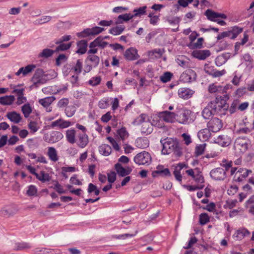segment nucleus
<instances>
[{
    "instance_id": "nucleus-1",
    "label": "nucleus",
    "mask_w": 254,
    "mask_h": 254,
    "mask_svg": "<svg viewBox=\"0 0 254 254\" xmlns=\"http://www.w3.org/2000/svg\"><path fill=\"white\" fill-rule=\"evenodd\" d=\"M195 171L196 169H190L186 171V174L190 176L194 182L193 185H182V187L189 191L201 190L204 187V179L202 173Z\"/></svg>"
},
{
    "instance_id": "nucleus-2",
    "label": "nucleus",
    "mask_w": 254,
    "mask_h": 254,
    "mask_svg": "<svg viewBox=\"0 0 254 254\" xmlns=\"http://www.w3.org/2000/svg\"><path fill=\"white\" fill-rule=\"evenodd\" d=\"M162 153L163 154L174 153L177 156H180L182 153L178 142L172 138L165 139L162 142Z\"/></svg>"
},
{
    "instance_id": "nucleus-3",
    "label": "nucleus",
    "mask_w": 254,
    "mask_h": 254,
    "mask_svg": "<svg viewBox=\"0 0 254 254\" xmlns=\"http://www.w3.org/2000/svg\"><path fill=\"white\" fill-rule=\"evenodd\" d=\"M192 112L186 108L178 109L176 112L177 122L183 125L188 124L192 122L191 117Z\"/></svg>"
},
{
    "instance_id": "nucleus-4",
    "label": "nucleus",
    "mask_w": 254,
    "mask_h": 254,
    "mask_svg": "<svg viewBox=\"0 0 254 254\" xmlns=\"http://www.w3.org/2000/svg\"><path fill=\"white\" fill-rule=\"evenodd\" d=\"M216 114L224 115L229 108L226 100L220 98H216L214 101L210 102Z\"/></svg>"
},
{
    "instance_id": "nucleus-5",
    "label": "nucleus",
    "mask_w": 254,
    "mask_h": 254,
    "mask_svg": "<svg viewBox=\"0 0 254 254\" xmlns=\"http://www.w3.org/2000/svg\"><path fill=\"white\" fill-rule=\"evenodd\" d=\"M252 173L251 170L245 168H232L231 175L234 176V180L237 182H242Z\"/></svg>"
},
{
    "instance_id": "nucleus-6",
    "label": "nucleus",
    "mask_w": 254,
    "mask_h": 254,
    "mask_svg": "<svg viewBox=\"0 0 254 254\" xmlns=\"http://www.w3.org/2000/svg\"><path fill=\"white\" fill-rule=\"evenodd\" d=\"M250 145L249 140L245 138L239 137L235 140L234 148L236 153L240 155L245 152L248 149Z\"/></svg>"
},
{
    "instance_id": "nucleus-7",
    "label": "nucleus",
    "mask_w": 254,
    "mask_h": 254,
    "mask_svg": "<svg viewBox=\"0 0 254 254\" xmlns=\"http://www.w3.org/2000/svg\"><path fill=\"white\" fill-rule=\"evenodd\" d=\"M134 161L138 165H149L151 162V157L148 152L144 151L135 156Z\"/></svg>"
},
{
    "instance_id": "nucleus-8",
    "label": "nucleus",
    "mask_w": 254,
    "mask_h": 254,
    "mask_svg": "<svg viewBox=\"0 0 254 254\" xmlns=\"http://www.w3.org/2000/svg\"><path fill=\"white\" fill-rule=\"evenodd\" d=\"M232 86L230 84H227L225 86H223L217 83H213L208 85V91L210 94H223L226 93L227 91Z\"/></svg>"
},
{
    "instance_id": "nucleus-9",
    "label": "nucleus",
    "mask_w": 254,
    "mask_h": 254,
    "mask_svg": "<svg viewBox=\"0 0 254 254\" xmlns=\"http://www.w3.org/2000/svg\"><path fill=\"white\" fill-rule=\"evenodd\" d=\"M196 74L191 69H188L184 71L181 75L180 80L184 83H190L195 80Z\"/></svg>"
},
{
    "instance_id": "nucleus-10",
    "label": "nucleus",
    "mask_w": 254,
    "mask_h": 254,
    "mask_svg": "<svg viewBox=\"0 0 254 254\" xmlns=\"http://www.w3.org/2000/svg\"><path fill=\"white\" fill-rule=\"evenodd\" d=\"M104 30V29L103 28L96 26L92 28H87L83 31L78 33L77 35L78 37L81 38L86 37L90 35L99 34Z\"/></svg>"
},
{
    "instance_id": "nucleus-11",
    "label": "nucleus",
    "mask_w": 254,
    "mask_h": 254,
    "mask_svg": "<svg viewBox=\"0 0 254 254\" xmlns=\"http://www.w3.org/2000/svg\"><path fill=\"white\" fill-rule=\"evenodd\" d=\"M208 128L213 132L219 131L223 127L221 120L217 118L212 119L207 124Z\"/></svg>"
},
{
    "instance_id": "nucleus-12",
    "label": "nucleus",
    "mask_w": 254,
    "mask_h": 254,
    "mask_svg": "<svg viewBox=\"0 0 254 254\" xmlns=\"http://www.w3.org/2000/svg\"><path fill=\"white\" fill-rule=\"evenodd\" d=\"M210 175L215 180H223L226 178V170L222 168H217L212 170Z\"/></svg>"
},
{
    "instance_id": "nucleus-13",
    "label": "nucleus",
    "mask_w": 254,
    "mask_h": 254,
    "mask_svg": "<svg viewBox=\"0 0 254 254\" xmlns=\"http://www.w3.org/2000/svg\"><path fill=\"white\" fill-rule=\"evenodd\" d=\"M205 15L209 20L212 21L217 20V18L225 19L227 18V15L225 13L216 12L211 9H207L205 12Z\"/></svg>"
},
{
    "instance_id": "nucleus-14",
    "label": "nucleus",
    "mask_w": 254,
    "mask_h": 254,
    "mask_svg": "<svg viewBox=\"0 0 254 254\" xmlns=\"http://www.w3.org/2000/svg\"><path fill=\"white\" fill-rule=\"evenodd\" d=\"M64 137L63 134L60 131H53L50 135L46 134L44 136V140L49 143H55L61 140Z\"/></svg>"
},
{
    "instance_id": "nucleus-15",
    "label": "nucleus",
    "mask_w": 254,
    "mask_h": 254,
    "mask_svg": "<svg viewBox=\"0 0 254 254\" xmlns=\"http://www.w3.org/2000/svg\"><path fill=\"white\" fill-rule=\"evenodd\" d=\"M46 76L43 70L40 69L36 71L32 78V81L35 84H43L46 82Z\"/></svg>"
},
{
    "instance_id": "nucleus-16",
    "label": "nucleus",
    "mask_w": 254,
    "mask_h": 254,
    "mask_svg": "<svg viewBox=\"0 0 254 254\" xmlns=\"http://www.w3.org/2000/svg\"><path fill=\"white\" fill-rule=\"evenodd\" d=\"M214 143H217L222 147H226L229 145L231 143V139L228 135H221L214 137L213 139Z\"/></svg>"
},
{
    "instance_id": "nucleus-17",
    "label": "nucleus",
    "mask_w": 254,
    "mask_h": 254,
    "mask_svg": "<svg viewBox=\"0 0 254 254\" xmlns=\"http://www.w3.org/2000/svg\"><path fill=\"white\" fill-rule=\"evenodd\" d=\"M126 59L129 61H134L139 58L137 49L133 47H130L126 50L124 53Z\"/></svg>"
},
{
    "instance_id": "nucleus-18",
    "label": "nucleus",
    "mask_w": 254,
    "mask_h": 254,
    "mask_svg": "<svg viewBox=\"0 0 254 254\" xmlns=\"http://www.w3.org/2000/svg\"><path fill=\"white\" fill-rule=\"evenodd\" d=\"M71 125H72V124L70 122L62 119H58L51 123V127H58L61 129L67 128Z\"/></svg>"
},
{
    "instance_id": "nucleus-19",
    "label": "nucleus",
    "mask_w": 254,
    "mask_h": 254,
    "mask_svg": "<svg viewBox=\"0 0 254 254\" xmlns=\"http://www.w3.org/2000/svg\"><path fill=\"white\" fill-rule=\"evenodd\" d=\"M161 117L165 122L167 123L177 122L176 114L169 111L161 112Z\"/></svg>"
},
{
    "instance_id": "nucleus-20",
    "label": "nucleus",
    "mask_w": 254,
    "mask_h": 254,
    "mask_svg": "<svg viewBox=\"0 0 254 254\" xmlns=\"http://www.w3.org/2000/svg\"><path fill=\"white\" fill-rule=\"evenodd\" d=\"M192 56L199 60H204L210 55V52L208 50H194L191 53Z\"/></svg>"
},
{
    "instance_id": "nucleus-21",
    "label": "nucleus",
    "mask_w": 254,
    "mask_h": 254,
    "mask_svg": "<svg viewBox=\"0 0 254 254\" xmlns=\"http://www.w3.org/2000/svg\"><path fill=\"white\" fill-rule=\"evenodd\" d=\"M178 93L179 97L184 99H188L192 96L194 91L187 88H181L178 90Z\"/></svg>"
},
{
    "instance_id": "nucleus-22",
    "label": "nucleus",
    "mask_w": 254,
    "mask_h": 254,
    "mask_svg": "<svg viewBox=\"0 0 254 254\" xmlns=\"http://www.w3.org/2000/svg\"><path fill=\"white\" fill-rule=\"evenodd\" d=\"M243 191L240 192L238 195V199L239 202H242L248 195L252 193V188L251 186L247 184L243 186L242 188Z\"/></svg>"
},
{
    "instance_id": "nucleus-23",
    "label": "nucleus",
    "mask_w": 254,
    "mask_h": 254,
    "mask_svg": "<svg viewBox=\"0 0 254 254\" xmlns=\"http://www.w3.org/2000/svg\"><path fill=\"white\" fill-rule=\"evenodd\" d=\"M35 67L36 66L34 64H29L25 67L20 68L15 73V75L17 76H20L22 74V76H25L34 70Z\"/></svg>"
},
{
    "instance_id": "nucleus-24",
    "label": "nucleus",
    "mask_w": 254,
    "mask_h": 254,
    "mask_svg": "<svg viewBox=\"0 0 254 254\" xmlns=\"http://www.w3.org/2000/svg\"><path fill=\"white\" fill-rule=\"evenodd\" d=\"M115 169L118 174L122 176H126L129 174L131 171V169L129 167H123L120 164L117 163L115 165Z\"/></svg>"
},
{
    "instance_id": "nucleus-25",
    "label": "nucleus",
    "mask_w": 254,
    "mask_h": 254,
    "mask_svg": "<svg viewBox=\"0 0 254 254\" xmlns=\"http://www.w3.org/2000/svg\"><path fill=\"white\" fill-rule=\"evenodd\" d=\"M176 61L177 63L183 67H188L190 66V60L186 56L179 55L177 56Z\"/></svg>"
},
{
    "instance_id": "nucleus-26",
    "label": "nucleus",
    "mask_w": 254,
    "mask_h": 254,
    "mask_svg": "<svg viewBox=\"0 0 254 254\" xmlns=\"http://www.w3.org/2000/svg\"><path fill=\"white\" fill-rule=\"evenodd\" d=\"M164 122L165 121L161 117V113H159L158 115H155L152 117L151 122L153 126L162 128L165 126Z\"/></svg>"
},
{
    "instance_id": "nucleus-27",
    "label": "nucleus",
    "mask_w": 254,
    "mask_h": 254,
    "mask_svg": "<svg viewBox=\"0 0 254 254\" xmlns=\"http://www.w3.org/2000/svg\"><path fill=\"white\" fill-rule=\"evenodd\" d=\"M250 234V233L247 229L241 228L238 230L233 235V237L235 240H241Z\"/></svg>"
},
{
    "instance_id": "nucleus-28",
    "label": "nucleus",
    "mask_w": 254,
    "mask_h": 254,
    "mask_svg": "<svg viewBox=\"0 0 254 254\" xmlns=\"http://www.w3.org/2000/svg\"><path fill=\"white\" fill-rule=\"evenodd\" d=\"M228 31L229 34L230 35L229 38L231 39H234L243 32V28L235 26L230 28Z\"/></svg>"
},
{
    "instance_id": "nucleus-29",
    "label": "nucleus",
    "mask_w": 254,
    "mask_h": 254,
    "mask_svg": "<svg viewBox=\"0 0 254 254\" xmlns=\"http://www.w3.org/2000/svg\"><path fill=\"white\" fill-rule=\"evenodd\" d=\"M149 121V116L147 114L142 113L137 117L132 122V124L135 126L143 125L145 122Z\"/></svg>"
},
{
    "instance_id": "nucleus-30",
    "label": "nucleus",
    "mask_w": 254,
    "mask_h": 254,
    "mask_svg": "<svg viewBox=\"0 0 254 254\" xmlns=\"http://www.w3.org/2000/svg\"><path fill=\"white\" fill-rule=\"evenodd\" d=\"M47 155L49 159L53 162H57L59 160L58 152L56 149L53 147H49L47 148Z\"/></svg>"
},
{
    "instance_id": "nucleus-31",
    "label": "nucleus",
    "mask_w": 254,
    "mask_h": 254,
    "mask_svg": "<svg viewBox=\"0 0 254 254\" xmlns=\"http://www.w3.org/2000/svg\"><path fill=\"white\" fill-rule=\"evenodd\" d=\"M153 125L152 123L150 121L145 122L143 125H141V132L142 133L145 135L150 134L153 130Z\"/></svg>"
},
{
    "instance_id": "nucleus-32",
    "label": "nucleus",
    "mask_w": 254,
    "mask_h": 254,
    "mask_svg": "<svg viewBox=\"0 0 254 254\" xmlns=\"http://www.w3.org/2000/svg\"><path fill=\"white\" fill-rule=\"evenodd\" d=\"M76 142L79 147H85L88 143V136L85 133L78 134Z\"/></svg>"
},
{
    "instance_id": "nucleus-33",
    "label": "nucleus",
    "mask_w": 254,
    "mask_h": 254,
    "mask_svg": "<svg viewBox=\"0 0 254 254\" xmlns=\"http://www.w3.org/2000/svg\"><path fill=\"white\" fill-rule=\"evenodd\" d=\"M87 62L90 64V67L89 70H90L92 67H96L100 62V59L98 56L95 55H89L87 58Z\"/></svg>"
},
{
    "instance_id": "nucleus-34",
    "label": "nucleus",
    "mask_w": 254,
    "mask_h": 254,
    "mask_svg": "<svg viewBox=\"0 0 254 254\" xmlns=\"http://www.w3.org/2000/svg\"><path fill=\"white\" fill-rule=\"evenodd\" d=\"M76 130L74 128H70L66 131L65 137L67 141L71 144L76 142Z\"/></svg>"
},
{
    "instance_id": "nucleus-35",
    "label": "nucleus",
    "mask_w": 254,
    "mask_h": 254,
    "mask_svg": "<svg viewBox=\"0 0 254 254\" xmlns=\"http://www.w3.org/2000/svg\"><path fill=\"white\" fill-rule=\"evenodd\" d=\"M106 38L107 37H105L104 38L102 37H98L91 43V47H99L102 48L106 47L108 45V43L106 42L104 39Z\"/></svg>"
},
{
    "instance_id": "nucleus-36",
    "label": "nucleus",
    "mask_w": 254,
    "mask_h": 254,
    "mask_svg": "<svg viewBox=\"0 0 254 254\" xmlns=\"http://www.w3.org/2000/svg\"><path fill=\"white\" fill-rule=\"evenodd\" d=\"M31 247L30 244L21 242L15 243L13 249L16 251H26L31 249Z\"/></svg>"
},
{
    "instance_id": "nucleus-37",
    "label": "nucleus",
    "mask_w": 254,
    "mask_h": 254,
    "mask_svg": "<svg viewBox=\"0 0 254 254\" xmlns=\"http://www.w3.org/2000/svg\"><path fill=\"white\" fill-rule=\"evenodd\" d=\"M210 131L208 128L201 129L197 133L198 137L202 141H206L210 136L211 134Z\"/></svg>"
},
{
    "instance_id": "nucleus-38",
    "label": "nucleus",
    "mask_w": 254,
    "mask_h": 254,
    "mask_svg": "<svg viewBox=\"0 0 254 254\" xmlns=\"http://www.w3.org/2000/svg\"><path fill=\"white\" fill-rule=\"evenodd\" d=\"M6 117L10 121L14 123H18L21 120L20 115L15 111L7 113Z\"/></svg>"
},
{
    "instance_id": "nucleus-39",
    "label": "nucleus",
    "mask_w": 254,
    "mask_h": 254,
    "mask_svg": "<svg viewBox=\"0 0 254 254\" xmlns=\"http://www.w3.org/2000/svg\"><path fill=\"white\" fill-rule=\"evenodd\" d=\"M216 114L209 103L203 110L202 115L204 119H209L212 115Z\"/></svg>"
},
{
    "instance_id": "nucleus-40",
    "label": "nucleus",
    "mask_w": 254,
    "mask_h": 254,
    "mask_svg": "<svg viewBox=\"0 0 254 254\" xmlns=\"http://www.w3.org/2000/svg\"><path fill=\"white\" fill-rule=\"evenodd\" d=\"M149 144V141L146 138H138L135 141V146L139 148H146Z\"/></svg>"
},
{
    "instance_id": "nucleus-41",
    "label": "nucleus",
    "mask_w": 254,
    "mask_h": 254,
    "mask_svg": "<svg viewBox=\"0 0 254 254\" xmlns=\"http://www.w3.org/2000/svg\"><path fill=\"white\" fill-rule=\"evenodd\" d=\"M15 100L13 95L5 96L0 97V104L3 105H10Z\"/></svg>"
},
{
    "instance_id": "nucleus-42",
    "label": "nucleus",
    "mask_w": 254,
    "mask_h": 254,
    "mask_svg": "<svg viewBox=\"0 0 254 254\" xmlns=\"http://www.w3.org/2000/svg\"><path fill=\"white\" fill-rule=\"evenodd\" d=\"M99 151L103 155L107 156L112 152L111 146L106 144H103L99 147Z\"/></svg>"
},
{
    "instance_id": "nucleus-43",
    "label": "nucleus",
    "mask_w": 254,
    "mask_h": 254,
    "mask_svg": "<svg viewBox=\"0 0 254 254\" xmlns=\"http://www.w3.org/2000/svg\"><path fill=\"white\" fill-rule=\"evenodd\" d=\"M77 50L76 53L80 54L85 53L87 51V42L85 40H81L77 43Z\"/></svg>"
},
{
    "instance_id": "nucleus-44",
    "label": "nucleus",
    "mask_w": 254,
    "mask_h": 254,
    "mask_svg": "<svg viewBox=\"0 0 254 254\" xmlns=\"http://www.w3.org/2000/svg\"><path fill=\"white\" fill-rule=\"evenodd\" d=\"M55 100L53 96L48 97L45 98L41 99L39 100V103L45 108L48 107Z\"/></svg>"
},
{
    "instance_id": "nucleus-45",
    "label": "nucleus",
    "mask_w": 254,
    "mask_h": 254,
    "mask_svg": "<svg viewBox=\"0 0 254 254\" xmlns=\"http://www.w3.org/2000/svg\"><path fill=\"white\" fill-rule=\"evenodd\" d=\"M76 168L72 166H64L61 168V173L64 177L67 178V174L76 172Z\"/></svg>"
},
{
    "instance_id": "nucleus-46",
    "label": "nucleus",
    "mask_w": 254,
    "mask_h": 254,
    "mask_svg": "<svg viewBox=\"0 0 254 254\" xmlns=\"http://www.w3.org/2000/svg\"><path fill=\"white\" fill-rule=\"evenodd\" d=\"M133 18L132 14L130 13H126L124 14L120 15L117 19L116 23H122L123 21H128Z\"/></svg>"
},
{
    "instance_id": "nucleus-47",
    "label": "nucleus",
    "mask_w": 254,
    "mask_h": 254,
    "mask_svg": "<svg viewBox=\"0 0 254 254\" xmlns=\"http://www.w3.org/2000/svg\"><path fill=\"white\" fill-rule=\"evenodd\" d=\"M35 176L37 179L42 182H48L50 180L49 175L43 171H41L39 174L37 173Z\"/></svg>"
},
{
    "instance_id": "nucleus-48",
    "label": "nucleus",
    "mask_w": 254,
    "mask_h": 254,
    "mask_svg": "<svg viewBox=\"0 0 254 254\" xmlns=\"http://www.w3.org/2000/svg\"><path fill=\"white\" fill-rule=\"evenodd\" d=\"M146 6H143L134 9L133 11L134 13V14H132L133 18L135 17H140L141 16L145 14L146 11Z\"/></svg>"
},
{
    "instance_id": "nucleus-49",
    "label": "nucleus",
    "mask_w": 254,
    "mask_h": 254,
    "mask_svg": "<svg viewBox=\"0 0 254 254\" xmlns=\"http://www.w3.org/2000/svg\"><path fill=\"white\" fill-rule=\"evenodd\" d=\"M155 173L165 176H170L171 175L169 170L167 168H164V167L162 165L157 166Z\"/></svg>"
},
{
    "instance_id": "nucleus-50",
    "label": "nucleus",
    "mask_w": 254,
    "mask_h": 254,
    "mask_svg": "<svg viewBox=\"0 0 254 254\" xmlns=\"http://www.w3.org/2000/svg\"><path fill=\"white\" fill-rule=\"evenodd\" d=\"M204 39L202 38H199L196 42L190 43L189 47L191 49H200L202 47Z\"/></svg>"
},
{
    "instance_id": "nucleus-51",
    "label": "nucleus",
    "mask_w": 254,
    "mask_h": 254,
    "mask_svg": "<svg viewBox=\"0 0 254 254\" xmlns=\"http://www.w3.org/2000/svg\"><path fill=\"white\" fill-rule=\"evenodd\" d=\"M125 29V27L122 25L117 26L112 28L110 31V33L114 35H118L121 34Z\"/></svg>"
},
{
    "instance_id": "nucleus-52",
    "label": "nucleus",
    "mask_w": 254,
    "mask_h": 254,
    "mask_svg": "<svg viewBox=\"0 0 254 254\" xmlns=\"http://www.w3.org/2000/svg\"><path fill=\"white\" fill-rule=\"evenodd\" d=\"M117 133L121 139L123 140L127 139L129 135V134L125 127H122L118 129L117 131Z\"/></svg>"
},
{
    "instance_id": "nucleus-53",
    "label": "nucleus",
    "mask_w": 254,
    "mask_h": 254,
    "mask_svg": "<svg viewBox=\"0 0 254 254\" xmlns=\"http://www.w3.org/2000/svg\"><path fill=\"white\" fill-rule=\"evenodd\" d=\"M107 140L112 145L113 149L117 151L121 150V147L118 142L113 137L109 136L107 137Z\"/></svg>"
},
{
    "instance_id": "nucleus-54",
    "label": "nucleus",
    "mask_w": 254,
    "mask_h": 254,
    "mask_svg": "<svg viewBox=\"0 0 254 254\" xmlns=\"http://www.w3.org/2000/svg\"><path fill=\"white\" fill-rule=\"evenodd\" d=\"M206 145L205 143L197 145L195 148V155L196 156L202 155L205 151Z\"/></svg>"
},
{
    "instance_id": "nucleus-55",
    "label": "nucleus",
    "mask_w": 254,
    "mask_h": 254,
    "mask_svg": "<svg viewBox=\"0 0 254 254\" xmlns=\"http://www.w3.org/2000/svg\"><path fill=\"white\" fill-rule=\"evenodd\" d=\"M22 112L25 118L29 117L32 112V108L29 104H25L22 107Z\"/></svg>"
},
{
    "instance_id": "nucleus-56",
    "label": "nucleus",
    "mask_w": 254,
    "mask_h": 254,
    "mask_svg": "<svg viewBox=\"0 0 254 254\" xmlns=\"http://www.w3.org/2000/svg\"><path fill=\"white\" fill-rule=\"evenodd\" d=\"M110 99L109 98H103L98 102V107L100 109H106L109 107Z\"/></svg>"
},
{
    "instance_id": "nucleus-57",
    "label": "nucleus",
    "mask_w": 254,
    "mask_h": 254,
    "mask_svg": "<svg viewBox=\"0 0 254 254\" xmlns=\"http://www.w3.org/2000/svg\"><path fill=\"white\" fill-rule=\"evenodd\" d=\"M34 254H53V251L44 248H36Z\"/></svg>"
},
{
    "instance_id": "nucleus-58",
    "label": "nucleus",
    "mask_w": 254,
    "mask_h": 254,
    "mask_svg": "<svg viewBox=\"0 0 254 254\" xmlns=\"http://www.w3.org/2000/svg\"><path fill=\"white\" fill-rule=\"evenodd\" d=\"M82 68V62L81 60H78L77 61L75 65L71 69V72L74 71L75 74H78L81 72Z\"/></svg>"
},
{
    "instance_id": "nucleus-59",
    "label": "nucleus",
    "mask_w": 254,
    "mask_h": 254,
    "mask_svg": "<svg viewBox=\"0 0 254 254\" xmlns=\"http://www.w3.org/2000/svg\"><path fill=\"white\" fill-rule=\"evenodd\" d=\"M210 220V217L206 213H201L199 215V223L201 225H205Z\"/></svg>"
},
{
    "instance_id": "nucleus-60",
    "label": "nucleus",
    "mask_w": 254,
    "mask_h": 254,
    "mask_svg": "<svg viewBox=\"0 0 254 254\" xmlns=\"http://www.w3.org/2000/svg\"><path fill=\"white\" fill-rule=\"evenodd\" d=\"M76 109L74 106H68L65 109V113L68 117H71L74 115Z\"/></svg>"
},
{
    "instance_id": "nucleus-61",
    "label": "nucleus",
    "mask_w": 254,
    "mask_h": 254,
    "mask_svg": "<svg viewBox=\"0 0 254 254\" xmlns=\"http://www.w3.org/2000/svg\"><path fill=\"white\" fill-rule=\"evenodd\" d=\"M101 81V78L100 76H95L92 77L89 81V84L92 86H97L99 85Z\"/></svg>"
},
{
    "instance_id": "nucleus-62",
    "label": "nucleus",
    "mask_w": 254,
    "mask_h": 254,
    "mask_svg": "<svg viewBox=\"0 0 254 254\" xmlns=\"http://www.w3.org/2000/svg\"><path fill=\"white\" fill-rule=\"evenodd\" d=\"M37 192V189L36 186L34 185H30L28 187L26 193L28 196L36 195Z\"/></svg>"
},
{
    "instance_id": "nucleus-63",
    "label": "nucleus",
    "mask_w": 254,
    "mask_h": 254,
    "mask_svg": "<svg viewBox=\"0 0 254 254\" xmlns=\"http://www.w3.org/2000/svg\"><path fill=\"white\" fill-rule=\"evenodd\" d=\"M172 75L173 74L171 72H166L160 76V78L162 82L166 83L171 80Z\"/></svg>"
},
{
    "instance_id": "nucleus-64",
    "label": "nucleus",
    "mask_w": 254,
    "mask_h": 254,
    "mask_svg": "<svg viewBox=\"0 0 254 254\" xmlns=\"http://www.w3.org/2000/svg\"><path fill=\"white\" fill-rule=\"evenodd\" d=\"M68 56L64 54L60 55L56 59V64L59 65L66 61Z\"/></svg>"
}]
</instances>
